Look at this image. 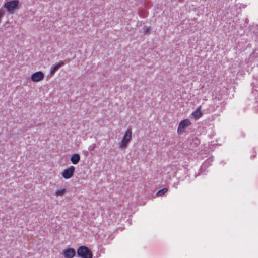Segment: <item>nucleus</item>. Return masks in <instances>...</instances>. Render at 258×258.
I'll return each instance as SVG.
<instances>
[{
    "label": "nucleus",
    "mask_w": 258,
    "mask_h": 258,
    "mask_svg": "<svg viewBox=\"0 0 258 258\" xmlns=\"http://www.w3.org/2000/svg\"><path fill=\"white\" fill-rule=\"evenodd\" d=\"M63 255L65 258H73L76 255V251L73 248H68L63 250Z\"/></svg>",
    "instance_id": "nucleus-7"
},
{
    "label": "nucleus",
    "mask_w": 258,
    "mask_h": 258,
    "mask_svg": "<svg viewBox=\"0 0 258 258\" xmlns=\"http://www.w3.org/2000/svg\"><path fill=\"white\" fill-rule=\"evenodd\" d=\"M145 33L146 34H148L150 33V28H147L145 30Z\"/></svg>",
    "instance_id": "nucleus-13"
},
{
    "label": "nucleus",
    "mask_w": 258,
    "mask_h": 258,
    "mask_svg": "<svg viewBox=\"0 0 258 258\" xmlns=\"http://www.w3.org/2000/svg\"><path fill=\"white\" fill-rule=\"evenodd\" d=\"M192 115L196 120L199 119L202 115V113L201 111V107H199L194 112H192Z\"/></svg>",
    "instance_id": "nucleus-10"
},
{
    "label": "nucleus",
    "mask_w": 258,
    "mask_h": 258,
    "mask_svg": "<svg viewBox=\"0 0 258 258\" xmlns=\"http://www.w3.org/2000/svg\"><path fill=\"white\" fill-rule=\"evenodd\" d=\"M168 191V189L167 188H163L162 189L159 190L157 193L156 195L158 197L162 196L165 194H166Z\"/></svg>",
    "instance_id": "nucleus-12"
},
{
    "label": "nucleus",
    "mask_w": 258,
    "mask_h": 258,
    "mask_svg": "<svg viewBox=\"0 0 258 258\" xmlns=\"http://www.w3.org/2000/svg\"><path fill=\"white\" fill-rule=\"evenodd\" d=\"M44 78V74L41 71L34 73L31 76V80L33 82H37L43 80Z\"/></svg>",
    "instance_id": "nucleus-5"
},
{
    "label": "nucleus",
    "mask_w": 258,
    "mask_h": 258,
    "mask_svg": "<svg viewBox=\"0 0 258 258\" xmlns=\"http://www.w3.org/2000/svg\"><path fill=\"white\" fill-rule=\"evenodd\" d=\"M75 168L72 166L67 169H65L62 173V176L66 179L71 178L74 175Z\"/></svg>",
    "instance_id": "nucleus-6"
},
{
    "label": "nucleus",
    "mask_w": 258,
    "mask_h": 258,
    "mask_svg": "<svg viewBox=\"0 0 258 258\" xmlns=\"http://www.w3.org/2000/svg\"><path fill=\"white\" fill-rule=\"evenodd\" d=\"M64 63L63 61L60 62L57 64H56L54 67H52L50 70V74L51 75L54 74L55 72L60 67L64 65Z\"/></svg>",
    "instance_id": "nucleus-11"
},
{
    "label": "nucleus",
    "mask_w": 258,
    "mask_h": 258,
    "mask_svg": "<svg viewBox=\"0 0 258 258\" xmlns=\"http://www.w3.org/2000/svg\"><path fill=\"white\" fill-rule=\"evenodd\" d=\"M191 124L190 121L188 119H185L182 121H181L179 124L178 128H177V133L179 134H182L185 129L187 128L188 126L190 125Z\"/></svg>",
    "instance_id": "nucleus-4"
},
{
    "label": "nucleus",
    "mask_w": 258,
    "mask_h": 258,
    "mask_svg": "<svg viewBox=\"0 0 258 258\" xmlns=\"http://www.w3.org/2000/svg\"><path fill=\"white\" fill-rule=\"evenodd\" d=\"M77 253L81 258H92L93 256L92 252L85 246H80L77 249Z\"/></svg>",
    "instance_id": "nucleus-3"
},
{
    "label": "nucleus",
    "mask_w": 258,
    "mask_h": 258,
    "mask_svg": "<svg viewBox=\"0 0 258 258\" xmlns=\"http://www.w3.org/2000/svg\"><path fill=\"white\" fill-rule=\"evenodd\" d=\"M67 192V189L65 188H62L56 190L54 192V195L56 197H63Z\"/></svg>",
    "instance_id": "nucleus-9"
},
{
    "label": "nucleus",
    "mask_w": 258,
    "mask_h": 258,
    "mask_svg": "<svg viewBox=\"0 0 258 258\" xmlns=\"http://www.w3.org/2000/svg\"><path fill=\"white\" fill-rule=\"evenodd\" d=\"M4 7L7 9L9 13L12 14L16 10L19 9V2L18 0L8 1L4 4Z\"/></svg>",
    "instance_id": "nucleus-2"
},
{
    "label": "nucleus",
    "mask_w": 258,
    "mask_h": 258,
    "mask_svg": "<svg viewBox=\"0 0 258 258\" xmlns=\"http://www.w3.org/2000/svg\"><path fill=\"white\" fill-rule=\"evenodd\" d=\"M70 160L73 164H77L80 160V156L78 153L74 154L71 156Z\"/></svg>",
    "instance_id": "nucleus-8"
},
{
    "label": "nucleus",
    "mask_w": 258,
    "mask_h": 258,
    "mask_svg": "<svg viewBox=\"0 0 258 258\" xmlns=\"http://www.w3.org/2000/svg\"><path fill=\"white\" fill-rule=\"evenodd\" d=\"M132 138V132L131 129L126 130L123 135L122 139L118 143L119 147L121 149H125L126 148L128 144L130 142Z\"/></svg>",
    "instance_id": "nucleus-1"
}]
</instances>
